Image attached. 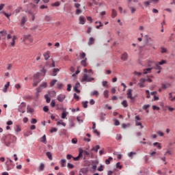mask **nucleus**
I'll use <instances>...</instances> for the list:
<instances>
[{"mask_svg": "<svg viewBox=\"0 0 175 175\" xmlns=\"http://www.w3.org/2000/svg\"><path fill=\"white\" fill-rule=\"evenodd\" d=\"M26 22H27V16H23L21 22V25H24Z\"/></svg>", "mask_w": 175, "mask_h": 175, "instance_id": "2f4dec72", "label": "nucleus"}, {"mask_svg": "<svg viewBox=\"0 0 175 175\" xmlns=\"http://www.w3.org/2000/svg\"><path fill=\"white\" fill-rule=\"evenodd\" d=\"M121 105H122L123 107H128V101H126V100H124L121 103Z\"/></svg>", "mask_w": 175, "mask_h": 175, "instance_id": "4c0bfd02", "label": "nucleus"}, {"mask_svg": "<svg viewBox=\"0 0 175 175\" xmlns=\"http://www.w3.org/2000/svg\"><path fill=\"white\" fill-rule=\"evenodd\" d=\"M127 98L131 100H135V97L132 96V89L127 90Z\"/></svg>", "mask_w": 175, "mask_h": 175, "instance_id": "39448f33", "label": "nucleus"}, {"mask_svg": "<svg viewBox=\"0 0 175 175\" xmlns=\"http://www.w3.org/2000/svg\"><path fill=\"white\" fill-rule=\"evenodd\" d=\"M5 165L8 171L12 170V169L14 167V164H13V160L10 159V158H7V161L5 163Z\"/></svg>", "mask_w": 175, "mask_h": 175, "instance_id": "f257e3e1", "label": "nucleus"}, {"mask_svg": "<svg viewBox=\"0 0 175 175\" xmlns=\"http://www.w3.org/2000/svg\"><path fill=\"white\" fill-rule=\"evenodd\" d=\"M164 64H166V60H161L160 62H159V64L161 65H164Z\"/></svg>", "mask_w": 175, "mask_h": 175, "instance_id": "774afa93", "label": "nucleus"}, {"mask_svg": "<svg viewBox=\"0 0 175 175\" xmlns=\"http://www.w3.org/2000/svg\"><path fill=\"white\" fill-rule=\"evenodd\" d=\"M57 131H58L57 129V128H55V127H52L51 129H50V133H54V132H57Z\"/></svg>", "mask_w": 175, "mask_h": 175, "instance_id": "603ef678", "label": "nucleus"}, {"mask_svg": "<svg viewBox=\"0 0 175 175\" xmlns=\"http://www.w3.org/2000/svg\"><path fill=\"white\" fill-rule=\"evenodd\" d=\"M10 85V82H7L5 85L4 88H3V92H8V88Z\"/></svg>", "mask_w": 175, "mask_h": 175, "instance_id": "2eb2a0df", "label": "nucleus"}, {"mask_svg": "<svg viewBox=\"0 0 175 175\" xmlns=\"http://www.w3.org/2000/svg\"><path fill=\"white\" fill-rule=\"evenodd\" d=\"M58 72H59V68H54L53 70V72H52V74L51 75V76H53V77L57 76Z\"/></svg>", "mask_w": 175, "mask_h": 175, "instance_id": "ddd939ff", "label": "nucleus"}, {"mask_svg": "<svg viewBox=\"0 0 175 175\" xmlns=\"http://www.w3.org/2000/svg\"><path fill=\"white\" fill-rule=\"evenodd\" d=\"M33 111H35V109H33V108L29 107V106H27V113H30V114H33Z\"/></svg>", "mask_w": 175, "mask_h": 175, "instance_id": "a211bd4d", "label": "nucleus"}, {"mask_svg": "<svg viewBox=\"0 0 175 175\" xmlns=\"http://www.w3.org/2000/svg\"><path fill=\"white\" fill-rule=\"evenodd\" d=\"M66 98V95L64 94H60L57 96V99L59 102L62 103L64 102V100H65Z\"/></svg>", "mask_w": 175, "mask_h": 175, "instance_id": "20e7f679", "label": "nucleus"}, {"mask_svg": "<svg viewBox=\"0 0 175 175\" xmlns=\"http://www.w3.org/2000/svg\"><path fill=\"white\" fill-rule=\"evenodd\" d=\"M44 98L46 99V103H50V102H51V98H50L49 96V94H45L44 95Z\"/></svg>", "mask_w": 175, "mask_h": 175, "instance_id": "b1692460", "label": "nucleus"}, {"mask_svg": "<svg viewBox=\"0 0 175 175\" xmlns=\"http://www.w3.org/2000/svg\"><path fill=\"white\" fill-rule=\"evenodd\" d=\"M83 154L84 156L83 159H85V157L90 155V152L85 150H83Z\"/></svg>", "mask_w": 175, "mask_h": 175, "instance_id": "393cba45", "label": "nucleus"}, {"mask_svg": "<svg viewBox=\"0 0 175 175\" xmlns=\"http://www.w3.org/2000/svg\"><path fill=\"white\" fill-rule=\"evenodd\" d=\"M100 148V146L99 145H96L95 147L92 148V151H95V152H98V150Z\"/></svg>", "mask_w": 175, "mask_h": 175, "instance_id": "cd10ccee", "label": "nucleus"}, {"mask_svg": "<svg viewBox=\"0 0 175 175\" xmlns=\"http://www.w3.org/2000/svg\"><path fill=\"white\" fill-rule=\"evenodd\" d=\"M79 153L78 154V157L81 158V157H83V148H80L79 149Z\"/></svg>", "mask_w": 175, "mask_h": 175, "instance_id": "a19ab883", "label": "nucleus"}, {"mask_svg": "<svg viewBox=\"0 0 175 175\" xmlns=\"http://www.w3.org/2000/svg\"><path fill=\"white\" fill-rule=\"evenodd\" d=\"M41 73H43V76H46V72H47V70L46 69H44V68H43L41 70H40Z\"/></svg>", "mask_w": 175, "mask_h": 175, "instance_id": "69168bd1", "label": "nucleus"}, {"mask_svg": "<svg viewBox=\"0 0 175 175\" xmlns=\"http://www.w3.org/2000/svg\"><path fill=\"white\" fill-rule=\"evenodd\" d=\"M29 38H31V34H27V35H24L23 36V40H28V39H29Z\"/></svg>", "mask_w": 175, "mask_h": 175, "instance_id": "37998d69", "label": "nucleus"}, {"mask_svg": "<svg viewBox=\"0 0 175 175\" xmlns=\"http://www.w3.org/2000/svg\"><path fill=\"white\" fill-rule=\"evenodd\" d=\"M127 126L128 127L131 126V124L129 123H128V124H125V123L122 124V128L123 129H125V128H126Z\"/></svg>", "mask_w": 175, "mask_h": 175, "instance_id": "de8ad7c7", "label": "nucleus"}, {"mask_svg": "<svg viewBox=\"0 0 175 175\" xmlns=\"http://www.w3.org/2000/svg\"><path fill=\"white\" fill-rule=\"evenodd\" d=\"M38 122V120L35 118H32L31 120V124H36Z\"/></svg>", "mask_w": 175, "mask_h": 175, "instance_id": "338daca9", "label": "nucleus"}, {"mask_svg": "<svg viewBox=\"0 0 175 175\" xmlns=\"http://www.w3.org/2000/svg\"><path fill=\"white\" fill-rule=\"evenodd\" d=\"M43 170H44V164L41 163L38 167V172H43Z\"/></svg>", "mask_w": 175, "mask_h": 175, "instance_id": "6ab92c4d", "label": "nucleus"}, {"mask_svg": "<svg viewBox=\"0 0 175 175\" xmlns=\"http://www.w3.org/2000/svg\"><path fill=\"white\" fill-rule=\"evenodd\" d=\"M162 170H163V175L167 174V168L163 167Z\"/></svg>", "mask_w": 175, "mask_h": 175, "instance_id": "e2e57ef3", "label": "nucleus"}, {"mask_svg": "<svg viewBox=\"0 0 175 175\" xmlns=\"http://www.w3.org/2000/svg\"><path fill=\"white\" fill-rule=\"evenodd\" d=\"M153 146L154 147H157V148H159V150H161L162 148V146H161V144H159V142L153 143Z\"/></svg>", "mask_w": 175, "mask_h": 175, "instance_id": "c756f323", "label": "nucleus"}, {"mask_svg": "<svg viewBox=\"0 0 175 175\" xmlns=\"http://www.w3.org/2000/svg\"><path fill=\"white\" fill-rule=\"evenodd\" d=\"M155 67L154 69L155 70H161L162 69V67L158 64V63H154Z\"/></svg>", "mask_w": 175, "mask_h": 175, "instance_id": "a878e982", "label": "nucleus"}, {"mask_svg": "<svg viewBox=\"0 0 175 175\" xmlns=\"http://www.w3.org/2000/svg\"><path fill=\"white\" fill-rule=\"evenodd\" d=\"M135 126H140L141 129H143V128H144V126H143V124L137 120H135Z\"/></svg>", "mask_w": 175, "mask_h": 175, "instance_id": "4be33fe9", "label": "nucleus"}, {"mask_svg": "<svg viewBox=\"0 0 175 175\" xmlns=\"http://www.w3.org/2000/svg\"><path fill=\"white\" fill-rule=\"evenodd\" d=\"M46 155L50 161H53V154H51V152H46Z\"/></svg>", "mask_w": 175, "mask_h": 175, "instance_id": "aec40b11", "label": "nucleus"}, {"mask_svg": "<svg viewBox=\"0 0 175 175\" xmlns=\"http://www.w3.org/2000/svg\"><path fill=\"white\" fill-rule=\"evenodd\" d=\"M26 105H25V103L24 102H22L21 103V105L18 106V111H19V113H25V109H24V107H25Z\"/></svg>", "mask_w": 175, "mask_h": 175, "instance_id": "7ed1b4c3", "label": "nucleus"}, {"mask_svg": "<svg viewBox=\"0 0 175 175\" xmlns=\"http://www.w3.org/2000/svg\"><path fill=\"white\" fill-rule=\"evenodd\" d=\"M90 96H99V92L98 90H94L90 92Z\"/></svg>", "mask_w": 175, "mask_h": 175, "instance_id": "4468645a", "label": "nucleus"}, {"mask_svg": "<svg viewBox=\"0 0 175 175\" xmlns=\"http://www.w3.org/2000/svg\"><path fill=\"white\" fill-rule=\"evenodd\" d=\"M40 83V81H33V87H38V84Z\"/></svg>", "mask_w": 175, "mask_h": 175, "instance_id": "8fccbe9b", "label": "nucleus"}, {"mask_svg": "<svg viewBox=\"0 0 175 175\" xmlns=\"http://www.w3.org/2000/svg\"><path fill=\"white\" fill-rule=\"evenodd\" d=\"M55 83H57V79H53L50 82V87H54V85H55Z\"/></svg>", "mask_w": 175, "mask_h": 175, "instance_id": "ea45409f", "label": "nucleus"}, {"mask_svg": "<svg viewBox=\"0 0 175 175\" xmlns=\"http://www.w3.org/2000/svg\"><path fill=\"white\" fill-rule=\"evenodd\" d=\"M144 83H146V79L141 78L139 79V83H138L139 85L140 88H144V87H146V85H144Z\"/></svg>", "mask_w": 175, "mask_h": 175, "instance_id": "423d86ee", "label": "nucleus"}, {"mask_svg": "<svg viewBox=\"0 0 175 175\" xmlns=\"http://www.w3.org/2000/svg\"><path fill=\"white\" fill-rule=\"evenodd\" d=\"M103 95L105 98H109V90H106L103 92Z\"/></svg>", "mask_w": 175, "mask_h": 175, "instance_id": "a18cd8bd", "label": "nucleus"}, {"mask_svg": "<svg viewBox=\"0 0 175 175\" xmlns=\"http://www.w3.org/2000/svg\"><path fill=\"white\" fill-rule=\"evenodd\" d=\"M94 43H95V39L93 37H90L88 42V46L94 44Z\"/></svg>", "mask_w": 175, "mask_h": 175, "instance_id": "f8f14e48", "label": "nucleus"}, {"mask_svg": "<svg viewBox=\"0 0 175 175\" xmlns=\"http://www.w3.org/2000/svg\"><path fill=\"white\" fill-rule=\"evenodd\" d=\"M59 5H61V3H59V1H56V2H55V3H53L51 4V6H52V7L55 6L56 8H57L58 6H59Z\"/></svg>", "mask_w": 175, "mask_h": 175, "instance_id": "79ce46f5", "label": "nucleus"}, {"mask_svg": "<svg viewBox=\"0 0 175 175\" xmlns=\"http://www.w3.org/2000/svg\"><path fill=\"white\" fill-rule=\"evenodd\" d=\"M40 77V72H36V74L33 75V79H35V80H39Z\"/></svg>", "mask_w": 175, "mask_h": 175, "instance_id": "c85d7f7f", "label": "nucleus"}, {"mask_svg": "<svg viewBox=\"0 0 175 175\" xmlns=\"http://www.w3.org/2000/svg\"><path fill=\"white\" fill-rule=\"evenodd\" d=\"M41 142H42V143H44V144H46V135H44L41 137Z\"/></svg>", "mask_w": 175, "mask_h": 175, "instance_id": "3c124183", "label": "nucleus"}, {"mask_svg": "<svg viewBox=\"0 0 175 175\" xmlns=\"http://www.w3.org/2000/svg\"><path fill=\"white\" fill-rule=\"evenodd\" d=\"M81 104L83 105L84 109H87V107H88V101H82Z\"/></svg>", "mask_w": 175, "mask_h": 175, "instance_id": "c9c22d12", "label": "nucleus"}, {"mask_svg": "<svg viewBox=\"0 0 175 175\" xmlns=\"http://www.w3.org/2000/svg\"><path fill=\"white\" fill-rule=\"evenodd\" d=\"M0 35H1V36H6V35H8V32L6 31V30L1 31Z\"/></svg>", "mask_w": 175, "mask_h": 175, "instance_id": "c03bdc74", "label": "nucleus"}, {"mask_svg": "<svg viewBox=\"0 0 175 175\" xmlns=\"http://www.w3.org/2000/svg\"><path fill=\"white\" fill-rule=\"evenodd\" d=\"M79 24L84 25L85 24V18L84 16H79Z\"/></svg>", "mask_w": 175, "mask_h": 175, "instance_id": "9b49d317", "label": "nucleus"}, {"mask_svg": "<svg viewBox=\"0 0 175 175\" xmlns=\"http://www.w3.org/2000/svg\"><path fill=\"white\" fill-rule=\"evenodd\" d=\"M80 87H81L80 82H77L75 85L73 86V90H77L80 88Z\"/></svg>", "mask_w": 175, "mask_h": 175, "instance_id": "bb28decb", "label": "nucleus"}, {"mask_svg": "<svg viewBox=\"0 0 175 175\" xmlns=\"http://www.w3.org/2000/svg\"><path fill=\"white\" fill-rule=\"evenodd\" d=\"M14 131L15 132H16L17 133H18V132H21V127H20L19 125H16L14 128Z\"/></svg>", "mask_w": 175, "mask_h": 175, "instance_id": "72a5a7b5", "label": "nucleus"}, {"mask_svg": "<svg viewBox=\"0 0 175 175\" xmlns=\"http://www.w3.org/2000/svg\"><path fill=\"white\" fill-rule=\"evenodd\" d=\"M57 85L58 90H62V88L64 87V84H62V83H57Z\"/></svg>", "mask_w": 175, "mask_h": 175, "instance_id": "5fc2aeb1", "label": "nucleus"}, {"mask_svg": "<svg viewBox=\"0 0 175 175\" xmlns=\"http://www.w3.org/2000/svg\"><path fill=\"white\" fill-rule=\"evenodd\" d=\"M6 137H10V135H5L3 137V142H4V144L7 146V147H10V142L6 141Z\"/></svg>", "mask_w": 175, "mask_h": 175, "instance_id": "6e6552de", "label": "nucleus"}, {"mask_svg": "<svg viewBox=\"0 0 175 175\" xmlns=\"http://www.w3.org/2000/svg\"><path fill=\"white\" fill-rule=\"evenodd\" d=\"M57 125H62L63 126H66V124L65 122H64V121L62 120L58 121L57 122Z\"/></svg>", "mask_w": 175, "mask_h": 175, "instance_id": "f704fd0d", "label": "nucleus"}, {"mask_svg": "<svg viewBox=\"0 0 175 175\" xmlns=\"http://www.w3.org/2000/svg\"><path fill=\"white\" fill-rule=\"evenodd\" d=\"M43 56L45 61H48L49 58H50V51H46L45 53L43 54Z\"/></svg>", "mask_w": 175, "mask_h": 175, "instance_id": "9d476101", "label": "nucleus"}, {"mask_svg": "<svg viewBox=\"0 0 175 175\" xmlns=\"http://www.w3.org/2000/svg\"><path fill=\"white\" fill-rule=\"evenodd\" d=\"M68 114L66 113V112H65V111H63L62 112V118L64 120V119H65V118H66V116H67Z\"/></svg>", "mask_w": 175, "mask_h": 175, "instance_id": "6e6d98bb", "label": "nucleus"}, {"mask_svg": "<svg viewBox=\"0 0 175 175\" xmlns=\"http://www.w3.org/2000/svg\"><path fill=\"white\" fill-rule=\"evenodd\" d=\"M122 139V135L121 134H117L116 140H121Z\"/></svg>", "mask_w": 175, "mask_h": 175, "instance_id": "4d7b16f0", "label": "nucleus"}, {"mask_svg": "<svg viewBox=\"0 0 175 175\" xmlns=\"http://www.w3.org/2000/svg\"><path fill=\"white\" fill-rule=\"evenodd\" d=\"M136 152H131L128 153V157L131 159H133V155H136Z\"/></svg>", "mask_w": 175, "mask_h": 175, "instance_id": "473e14b6", "label": "nucleus"}, {"mask_svg": "<svg viewBox=\"0 0 175 175\" xmlns=\"http://www.w3.org/2000/svg\"><path fill=\"white\" fill-rule=\"evenodd\" d=\"M111 17L112 18L117 17V11L115 9H112Z\"/></svg>", "mask_w": 175, "mask_h": 175, "instance_id": "5701e85b", "label": "nucleus"}, {"mask_svg": "<svg viewBox=\"0 0 175 175\" xmlns=\"http://www.w3.org/2000/svg\"><path fill=\"white\" fill-rule=\"evenodd\" d=\"M129 9H130V10H131L132 14H133V13H135V12H136V8H133V7L130 6V7H129Z\"/></svg>", "mask_w": 175, "mask_h": 175, "instance_id": "864d4df0", "label": "nucleus"}, {"mask_svg": "<svg viewBox=\"0 0 175 175\" xmlns=\"http://www.w3.org/2000/svg\"><path fill=\"white\" fill-rule=\"evenodd\" d=\"M66 163V160L65 159H62L59 161L62 167H65V163Z\"/></svg>", "mask_w": 175, "mask_h": 175, "instance_id": "412c9836", "label": "nucleus"}, {"mask_svg": "<svg viewBox=\"0 0 175 175\" xmlns=\"http://www.w3.org/2000/svg\"><path fill=\"white\" fill-rule=\"evenodd\" d=\"M94 80H95L94 77H89L87 73H85L81 81V83H84V81H86L87 83H91V81H94Z\"/></svg>", "mask_w": 175, "mask_h": 175, "instance_id": "f03ea898", "label": "nucleus"}, {"mask_svg": "<svg viewBox=\"0 0 175 175\" xmlns=\"http://www.w3.org/2000/svg\"><path fill=\"white\" fill-rule=\"evenodd\" d=\"M40 87L41 88H47V82H42V83L40 85Z\"/></svg>", "mask_w": 175, "mask_h": 175, "instance_id": "58836bf2", "label": "nucleus"}, {"mask_svg": "<svg viewBox=\"0 0 175 175\" xmlns=\"http://www.w3.org/2000/svg\"><path fill=\"white\" fill-rule=\"evenodd\" d=\"M151 70H152V68H148L144 69V75L151 73Z\"/></svg>", "mask_w": 175, "mask_h": 175, "instance_id": "dca6fc26", "label": "nucleus"}, {"mask_svg": "<svg viewBox=\"0 0 175 175\" xmlns=\"http://www.w3.org/2000/svg\"><path fill=\"white\" fill-rule=\"evenodd\" d=\"M12 68H13V66L11 64H8L7 66V70H12Z\"/></svg>", "mask_w": 175, "mask_h": 175, "instance_id": "bf43d9fd", "label": "nucleus"}, {"mask_svg": "<svg viewBox=\"0 0 175 175\" xmlns=\"http://www.w3.org/2000/svg\"><path fill=\"white\" fill-rule=\"evenodd\" d=\"M1 13L3 14H4V16H5V17H7V18L8 19V20H10V16H12V14H8V13H6V12H5V11H3V12H1Z\"/></svg>", "mask_w": 175, "mask_h": 175, "instance_id": "7c9ffc66", "label": "nucleus"}, {"mask_svg": "<svg viewBox=\"0 0 175 175\" xmlns=\"http://www.w3.org/2000/svg\"><path fill=\"white\" fill-rule=\"evenodd\" d=\"M104 168H105V165H100V166L97 168V170L98 172H103Z\"/></svg>", "mask_w": 175, "mask_h": 175, "instance_id": "09e8293b", "label": "nucleus"}, {"mask_svg": "<svg viewBox=\"0 0 175 175\" xmlns=\"http://www.w3.org/2000/svg\"><path fill=\"white\" fill-rule=\"evenodd\" d=\"M50 105L52 107H55V100H52Z\"/></svg>", "mask_w": 175, "mask_h": 175, "instance_id": "13d9d810", "label": "nucleus"}, {"mask_svg": "<svg viewBox=\"0 0 175 175\" xmlns=\"http://www.w3.org/2000/svg\"><path fill=\"white\" fill-rule=\"evenodd\" d=\"M67 167L68 169H73V167H75V165L70 163H68Z\"/></svg>", "mask_w": 175, "mask_h": 175, "instance_id": "49530a36", "label": "nucleus"}, {"mask_svg": "<svg viewBox=\"0 0 175 175\" xmlns=\"http://www.w3.org/2000/svg\"><path fill=\"white\" fill-rule=\"evenodd\" d=\"M106 120V113H104L103 112H101L100 114V121L103 122Z\"/></svg>", "mask_w": 175, "mask_h": 175, "instance_id": "1a4fd4ad", "label": "nucleus"}, {"mask_svg": "<svg viewBox=\"0 0 175 175\" xmlns=\"http://www.w3.org/2000/svg\"><path fill=\"white\" fill-rule=\"evenodd\" d=\"M113 160V157H109L107 159L105 160L106 165H110V162Z\"/></svg>", "mask_w": 175, "mask_h": 175, "instance_id": "e433bc0d", "label": "nucleus"}, {"mask_svg": "<svg viewBox=\"0 0 175 175\" xmlns=\"http://www.w3.org/2000/svg\"><path fill=\"white\" fill-rule=\"evenodd\" d=\"M129 55L128 53L124 52L123 54H122L120 59H122V61H128V58H129Z\"/></svg>", "mask_w": 175, "mask_h": 175, "instance_id": "0eeeda50", "label": "nucleus"}, {"mask_svg": "<svg viewBox=\"0 0 175 175\" xmlns=\"http://www.w3.org/2000/svg\"><path fill=\"white\" fill-rule=\"evenodd\" d=\"M16 39H17V37H16V36H14L12 41L10 42L12 47H14V46L16 45Z\"/></svg>", "mask_w": 175, "mask_h": 175, "instance_id": "f3484780", "label": "nucleus"}, {"mask_svg": "<svg viewBox=\"0 0 175 175\" xmlns=\"http://www.w3.org/2000/svg\"><path fill=\"white\" fill-rule=\"evenodd\" d=\"M114 125H115L116 126H118V125H120V120L116 119V120H115V122H114Z\"/></svg>", "mask_w": 175, "mask_h": 175, "instance_id": "0e129e2a", "label": "nucleus"}, {"mask_svg": "<svg viewBox=\"0 0 175 175\" xmlns=\"http://www.w3.org/2000/svg\"><path fill=\"white\" fill-rule=\"evenodd\" d=\"M150 107V104L144 105L142 107L143 110H147Z\"/></svg>", "mask_w": 175, "mask_h": 175, "instance_id": "052dcab7", "label": "nucleus"}, {"mask_svg": "<svg viewBox=\"0 0 175 175\" xmlns=\"http://www.w3.org/2000/svg\"><path fill=\"white\" fill-rule=\"evenodd\" d=\"M152 109L159 111L161 110V108H159V107H157V105H152Z\"/></svg>", "mask_w": 175, "mask_h": 175, "instance_id": "680f3d73", "label": "nucleus"}]
</instances>
